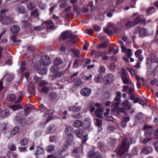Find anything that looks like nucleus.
Here are the masks:
<instances>
[{
    "label": "nucleus",
    "mask_w": 158,
    "mask_h": 158,
    "mask_svg": "<svg viewBox=\"0 0 158 158\" xmlns=\"http://www.w3.org/2000/svg\"><path fill=\"white\" fill-rule=\"evenodd\" d=\"M102 109L98 108L97 109L94 111V114L96 117L99 118H102L103 116L102 115Z\"/></svg>",
    "instance_id": "4468645a"
},
{
    "label": "nucleus",
    "mask_w": 158,
    "mask_h": 158,
    "mask_svg": "<svg viewBox=\"0 0 158 158\" xmlns=\"http://www.w3.org/2000/svg\"><path fill=\"white\" fill-rule=\"evenodd\" d=\"M152 151V149L150 147H143L142 149V152L146 154L150 153Z\"/></svg>",
    "instance_id": "412c9836"
},
{
    "label": "nucleus",
    "mask_w": 158,
    "mask_h": 158,
    "mask_svg": "<svg viewBox=\"0 0 158 158\" xmlns=\"http://www.w3.org/2000/svg\"><path fill=\"white\" fill-rule=\"evenodd\" d=\"M109 69L111 70H114L116 68V65L114 63H110L108 66Z\"/></svg>",
    "instance_id": "3c124183"
},
{
    "label": "nucleus",
    "mask_w": 158,
    "mask_h": 158,
    "mask_svg": "<svg viewBox=\"0 0 158 158\" xmlns=\"http://www.w3.org/2000/svg\"><path fill=\"white\" fill-rule=\"evenodd\" d=\"M127 74L126 70L125 69L123 68L122 70L121 73L120 74L121 78L123 77H127Z\"/></svg>",
    "instance_id": "49530a36"
},
{
    "label": "nucleus",
    "mask_w": 158,
    "mask_h": 158,
    "mask_svg": "<svg viewBox=\"0 0 158 158\" xmlns=\"http://www.w3.org/2000/svg\"><path fill=\"white\" fill-rule=\"evenodd\" d=\"M75 44V41L71 39H69V40L67 41L66 44L67 45L69 46H71L72 44Z\"/></svg>",
    "instance_id": "5fc2aeb1"
},
{
    "label": "nucleus",
    "mask_w": 158,
    "mask_h": 158,
    "mask_svg": "<svg viewBox=\"0 0 158 158\" xmlns=\"http://www.w3.org/2000/svg\"><path fill=\"white\" fill-rule=\"evenodd\" d=\"M21 26L23 28L25 29H28L31 31L32 26L31 23L27 21H24L21 22Z\"/></svg>",
    "instance_id": "9b49d317"
},
{
    "label": "nucleus",
    "mask_w": 158,
    "mask_h": 158,
    "mask_svg": "<svg viewBox=\"0 0 158 158\" xmlns=\"http://www.w3.org/2000/svg\"><path fill=\"white\" fill-rule=\"evenodd\" d=\"M146 29L139 26L135 29L134 31V34H137L140 36H142L146 34Z\"/></svg>",
    "instance_id": "0eeeda50"
},
{
    "label": "nucleus",
    "mask_w": 158,
    "mask_h": 158,
    "mask_svg": "<svg viewBox=\"0 0 158 158\" xmlns=\"http://www.w3.org/2000/svg\"><path fill=\"white\" fill-rule=\"evenodd\" d=\"M44 152V149L43 148L40 146H37L35 151V154L36 156L40 155L43 153Z\"/></svg>",
    "instance_id": "aec40b11"
},
{
    "label": "nucleus",
    "mask_w": 158,
    "mask_h": 158,
    "mask_svg": "<svg viewBox=\"0 0 158 158\" xmlns=\"http://www.w3.org/2000/svg\"><path fill=\"white\" fill-rule=\"evenodd\" d=\"M26 63L25 61H23L21 63V69L22 71H23L26 69Z\"/></svg>",
    "instance_id": "864d4df0"
},
{
    "label": "nucleus",
    "mask_w": 158,
    "mask_h": 158,
    "mask_svg": "<svg viewBox=\"0 0 158 158\" xmlns=\"http://www.w3.org/2000/svg\"><path fill=\"white\" fill-rule=\"evenodd\" d=\"M16 99V96L13 94L9 95L7 97V100L10 102L14 101Z\"/></svg>",
    "instance_id": "473e14b6"
},
{
    "label": "nucleus",
    "mask_w": 158,
    "mask_h": 158,
    "mask_svg": "<svg viewBox=\"0 0 158 158\" xmlns=\"http://www.w3.org/2000/svg\"><path fill=\"white\" fill-rule=\"evenodd\" d=\"M139 152L138 149L136 148H135L132 150V154L133 155H137L138 154Z\"/></svg>",
    "instance_id": "338daca9"
},
{
    "label": "nucleus",
    "mask_w": 158,
    "mask_h": 158,
    "mask_svg": "<svg viewBox=\"0 0 158 158\" xmlns=\"http://www.w3.org/2000/svg\"><path fill=\"white\" fill-rule=\"evenodd\" d=\"M64 75V73L62 72H56V73L53 75L52 77L53 78L58 77Z\"/></svg>",
    "instance_id": "c03bdc74"
},
{
    "label": "nucleus",
    "mask_w": 158,
    "mask_h": 158,
    "mask_svg": "<svg viewBox=\"0 0 158 158\" xmlns=\"http://www.w3.org/2000/svg\"><path fill=\"white\" fill-rule=\"evenodd\" d=\"M8 148L9 150L12 151H15L16 149V147L14 144L8 145Z\"/></svg>",
    "instance_id": "603ef678"
},
{
    "label": "nucleus",
    "mask_w": 158,
    "mask_h": 158,
    "mask_svg": "<svg viewBox=\"0 0 158 158\" xmlns=\"http://www.w3.org/2000/svg\"><path fill=\"white\" fill-rule=\"evenodd\" d=\"M17 10L21 13L24 14L25 13V9L22 6H18L17 8Z\"/></svg>",
    "instance_id": "a19ab883"
},
{
    "label": "nucleus",
    "mask_w": 158,
    "mask_h": 158,
    "mask_svg": "<svg viewBox=\"0 0 158 158\" xmlns=\"http://www.w3.org/2000/svg\"><path fill=\"white\" fill-rule=\"evenodd\" d=\"M29 141L28 139L25 138L20 141V144L21 145H26L28 143Z\"/></svg>",
    "instance_id": "e433bc0d"
},
{
    "label": "nucleus",
    "mask_w": 158,
    "mask_h": 158,
    "mask_svg": "<svg viewBox=\"0 0 158 158\" xmlns=\"http://www.w3.org/2000/svg\"><path fill=\"white\" fill-rule=\"evenodd\" d=\"M19 126H16L11 131V134L12 135H15L19 131Z\"/></svg>",
    "instance_id": "79ce46f5"
},
{
    "label": "nucleus",
    "mask_w": 158,
    "mask_h": 158,
    "mask_svg": "<svg viewBox=\"0 0 158 158\" xmlns=\"http://www.w3.org/2000/svg\"><path fill=\"white\" fill-rule=\"evenodd\" d=\"M19 30V27L17 25H14L10 27V31L12 33L15 34L18 33Z\"/></svg>",
    "instance_id": "a211bd4d"
},
{
    "label": "nucleus",
    "mask_w": 158,
    "mask_h": 158,
    "mask_svg": "<svg viewBox=\"0 0 158 158\" xmlns=\"http://www.w3.org/2000/svg\"><path fill=\"white\" fill-rule=\"evenodd\" d=\"M116 95L114 100L115 101H119L121 97V93L120 92H118L116 93Z\"/></svg>",
    "instance_id": "37998d69"
},
{
    "label": "nucleus",
    "mask_w": 158,
    "mask_h": 158,
    "mask_svg": "<svg viewBox=\"0 0 158 158\" xmlns=\"http://www.w3.org/2000/svg\"><path fill=\"white\" fill-rule=\"evenodd\" d=\"M54 127L55 125L54 124L50 125L47 128L46 130L48 134L52 133L53 132L55 131Z\"/></svg>",
    "instance_id": "cd10ccee"
},
{
    "label": "nucleus",
    "mask_w": 158,
    "mask_h": 158,
    "mask_svg": "<svg viewBox=\"0 0 158 158\" xmlns=\"http://www.w3.org/2000/svg\"><path fill=\"white\" fill-rule=\"evenodd\" d=\"M82 83V81L80 78H76L74 81V85L76 86H79Z\"/></svg>",
    "instance_id": "c9c22d12"
},
{
    "label": "nucleus",
    "mask_w": 158,
    "mask_h": 158,
    "mask_svg": "<svg viewBox=\"0 0 158 158\" xmlns=\"http://www.w3.org/2000/svg\"><path fill=\"white\" fill-rule=\"evenodd\" d=\"M104 31L105 33L109 36L112 35V31L108 28H105L104 29Z\"/></svg>",
    "instance_id": "4d7b16f0"
},
{
    "label": "nucleus",
    "mask_w": 158,
    "mask_h": 158,
    "mask_svg": "<svg viewBox=\"0 0 158 158\" xmlns=\"http://www.w3.org/2000/svg\"><path fill=\"white\" fill-rule=\"evenodd\" d=\"M121 78L124 84H128L130 83V78L127 77H123Z\"/></svg>",
    "instance_id": "f704fd0d"
},
{
    "label": "nucleus",
    "mask_w": 158,
    "mask_h": 158,
    "mask_svg": "<svg viewBox=\"0 0 158 158\" xmlns=\"http://www.w3.org/2000/svg\"><path fill=\"white\" fill-rule=\"evenodd\" d=\"M9 110L6 109L2 111L1 113V116L2 118H5L10 114Z\"/></svg>",
    "instance_id": "a878e982"
},
{
    "label": "nucleus",
    "mask_w": 158,
    "mask_h": 158,
    "mask_svg": "<svg viewBox=\"0 0 158 158\" xmlns=\"http://www.w3.org/2000/svg\"><path fill=\"white\" fill-rule=\"evenodd\" d=\"M107 46V44L105 43H103L99 44L97 47V48H105Z\"/></svg>",
    "instance_id": "a18cd8bd"
},
{
    "label": "nucleus",
    "mask_w": 158,
    "mask_h": 158,
    "mask_svg": "<svg viewBox=\"0 0 158 158\" xmlns=\"http://www.w3.org/2000/svg\"><path fill=\"white\" fill-rule=\"evenodd\" d=\"M11 108L14 111H15L18 109L21 108V107L19 106L13 105L11 106Z\"/></svg>",
    "instance_id": "680f3d73"
},
{
    "label": "nucleus",
    "mask_w": 158,
    "mask_h": 158,
    "mask_svg": "<svg viewBox=\"0 0 158 158\" xmlns=\"http://www.w3.org/2000/svg\"><path fill=\"white\" fill-rule=\"evenodd\" d=\"M73 128L71 126H67L65 129V133L68 137L69 139L73 138Z\"/></svg>",
    "instance_id": "1a4fd4ad"
},
{
    "label": "nucleus",
    "mask_w": 158,
    "mask_h": 158,
    "mask_svg": "<svg viewBox=\"0 0 158 158\" xmlns=\"http://www.w3.org/2000/svg\"><path fill=\"white\" fill-rule=\"evenodd\" d=\"M69 33L68 31L62 32L60 37V39L63 40H65L69 38Z\"/></svg>",
    "instance_id": "dca6fc26"
},
{
    "label": "nucleus",
    "mask_w": 158,
    "mask_h": 158,
    "mask_svg": "<svg viewBox=\"0 0 158 158\" xmlns=\"http://www.w3.org/2000/svg\"><path fill=\"white\" fill-rule=\"evenodd\" d=\"M81 109V106H72L69 107V111H78Z\"/></svg>",
    "instance_id": "b1692460"
},
{
    "label": "nucleus",
    "mask_w": 158,
    "mask_h": 158,
    "mask_svg": "<svg viewBox=\"0 0 158 158\" xmlns=\"http://www.w3.org/2000/svg\"><path fill=\"white\" fill-rule=\"evenodd\" d=\"M40 109L41 111L46 113L44 115V118L45 119V124H46L52 119V115L54 113V111L53 110H48L46 107L42 105L41 106Z\"/></svg>",
    "instance_id": "f03ea898"
},
{
    "label": "nucleus",
    "mask_w": 158,
    "mask_h": 158,
    "mask_svg": "<svg viewBox=\"0 0 158 158\" xmlns=\"http://www.w3.org/2000/svg\"><path fill=\"white\" fill-rule=\"evenodd\" d=\"M105 70L106 69L104 66H101L99 69V71L100 73H103Z\"/></svg>",
    "instance_id": "774afa93"
},
{
    "label": "nucleus",
    "mask_w": 158,
    "mask_h": 158,
    "mask_svg": "<svg viewBox=\"0 0 158 158\" xmlns=\"http://www.w3.org/2000/svg\"><path fill=\"white\" fill-rule=\"evenodd\" d=\"M89 107V110L90 112H93L95 110V107L99 108L102 106V105L99 103H96L95 104L92 102H90L88 105Z\"/></svg>",
    "instance_id": "9d476101"
},
{
    "label": "nucleus",
    "mask_w": 158,
    "mask_h": 158,
    "mask_svg": "<svg viewBox=\"0 0 158 158\" xmlns=\"http://www.w3.org/2000/svg\"><path fill=\"white\" fill-rule=\"evenodd\" d=\"M69 37L70 38V39H71L73 40V39L75 38L79 40L77 35L75 34H72L69 33Z\"/></svg>",
    "instance_id": "13d9d810"
},
{
    "label": "nucleus",
    "mask_w": 158,
    "mask_h": 158,
    "mask_svg": "<svg viewBox=\"0 0 158 158\" xmlns=\"http://www.w3.org/2000/svg\"><path fill=\"white\" fill-rule=\"evenodd\" d=\"M48 84V82L44 81H42L39 83V88L42 92L45 94L48 93L50 89Z\"/></svg>",
    "instance_id": "20e7f679"
},
{
    "label": "nucleus",
    "mask_w": 158,
    "mask_h": 158,
    "mask_svg": "<svg viewBox=\"0 0 158 158\" xmlns=\"http://www.w3.org/2000/svg\"><path fill=\"white\" fill-rule=\"evenodd\" d=\"M89 157H93V158H102L101 154L98 152H94L93 151H90L88 152Z\"/></svg>",
    "instance_id": "f8f14e48"
},
{
    "label": "nucleus",
    "mask_w": 158,
    "mask_h": 158,
    "mask_svg": "<svg viewBox=\"0 0 158 158\" xmlns=\"http://www.w3.org/2000/svg\"><path fill=\"white\" fill-rule=\"evenodd\" d=\"M27 7L29 10H32L35 7L34 4L33 2H30L27 5Z\"/></svg>",
    "instance_id": "de8ad7c7"
},
{
    "label": "nucleus",
    "mask_w": 158,
    "mask_h": 158,
    "mask_svg": "<svg viewBox=\"0 0 158 158\" xmlns=\"http://www.w3.org/2000/svg\"><path fill=\"white\" fill-rule=\"evenodd\" d=\"M57 97L56 94L54 92H52L48 95V98L51 100H54L56 99Z\"/></svg>",
    "instance_id": "2f4dec72"
},
{
    "label": "nucleus",
    "mask_w": 158,
    "mask_h": 158,
    "mask_svg": "<svg viewBox=\"0 0 158 158\" xmlns=\"http://www.w3.org/2000/svg\"><path fill=\"white\" fill-rule=\"evenodd\" d=\"M105 52L101 53L100 52H97L95 53V57L96 59H98L100 56H102V54H105Z\"/></svg>",
    "instance_id": "8fccbe9b"
},
{
    "label": "nucleus",
    "mask_w": 158,
    "mask_h": 158,
    "mask_svg": "<svg viewBox=\"0 0 158 158\" xmlns=\"http://www.w3.org/2000/svg\"><path fill=\"white\" fill-rule=\"evenodd\" d=\"M54 145H50L47 147V150L48 152H51L54 150Z\"/></svg>",
    "instance_id": "09e8293b"
},
{
    "label": "nucleus",
    "mask_w": 158,
    "mask_h": 158,
    "mask_svg": "<svg viewBox=\"0 0 158 158\" xmlns=\"http://www.w3.org/2000/svg\"><path fill=\"white\" fill-rule=\"evenodd\" d=\"M93 28L94 31H98L101 30L100 27L96 24H94L93 25Z\"/></svg>",
    "instance_id": "bf43d9fd"
},
{
    "label": "nucleus",
    "mask_w": 158,
    "mask_h": 158,
    "mask_svg": "<svg viewBox=\"0 0 158 158\" xmlns=\"http://www.w3.org/2000/svg\"><path fill=\"white\" fill-rule=\"evenodd\" d=\"M51 61L50 57L48 56H43L40 61V64L42 65H47L49 64Z\"/></svg>",
    "instance_id": "423d86ee"
},
{
    "label": "nucleus",
    "mask_w": 158,
    "mask_h": 158,
    "mask_svg": "<svg viewBox=\"0 0 158 158\" xmlns=\"http://www.w3.org/2000/svg\"><path fill=\"white\" fill-rule=\"evenodd\" d=\"M152 61L149 58H148L147 59L146 64L148 67V69H149L151 68Z\"/></svg>",
    "instance_id": "58836bf2"
},
{
    "label": "nucleus",
    "mask_w": 158,
    "mask_h": 158,
    "mask_svg": "<svg viewBox=\"0 0 158 158\" xmlns=\"http://www.w3.org/2000/svg\"><path fill=\"white\" fill-rule=\"evenodd\" d=\"M126 56L128 58H129L131 56L132 54L131 50L130 49H128L126 52Z\"/></svg>",
    "instance_id": "052dcab7"
},
{
    "label": "nucleus",
    "mask_w": 158,
    "mask_h": 158,
    "mask_svg": "<svg viewBox=\"0 0 158 158\" xmlns=\"http://www.w3.org/2000/svg\"><path fill=\"white\" fill-rule=\"evenodd\" d=\"M38 73L41 75H44L46 74L47 70L44 66H40L37 69Z\"/></svg>",
    "instance_id": "2eb2a0df"
},
{
    "label": "nucleus",
    "mask_w": 158,
    "mask_h": 158,
    "mask_svg": "<svg viewBox=\"0 0 158 158\" xmlns=\"http://www.w3.org/2000/svg\"><path fill=\"white\" fill-rule=\"evenodd\" d=\"M92 91V89L90 88H85L81 90L80 93L82 96L87 97L90 95Z\"/></svg>",
    "instance_id": "6e6552de"
},
{
    "label": "nucleus",
    "mask_w": 158,
    "mask_h": 158,
    "mask_svg": "<svg viewBox=\"0 0 158 158\" xmlns=\"http://www.w3.org/2000/svg\"><path fill=\"white\" fill-rule=\"evenodd\" d=\"M75 133L78 138H81L83 136V131L82 129H79L75 131Z\"/></svg>",
    "instance_id": "c85d7f7f"
},
{
    "label": "nucleus",
    "mask_w": 158,
    "mask_h": 158,
    "mask_svg": "<svg viewBox=\"0 0 158 158\" xmlns=\"http://www.w3.org/2000/svg\"><path fill=\"white\" fill-rule=\"evenodd\" d=\"M81 138L82 140V143H85L87 140V135H85L83 136Z\"/></svg>",
    "instance_id": "0e129e2a"
},
{
    "label": "nucleus",
    "mask_w": 158,
    "mask_h": 158,
    "mask_svg": "<svg viewBox=\"0 0 158 158\" xmlns=\"http://www.w3.org/2000/svg\"><path fill=\"white\" fill-rule=\"evenodd\" d=\"M140 23H146V21L145 19H142L140 16H137L134 19L133 21H128L126 24V26L128 28H131Z\"/></svg>",
    "instance_id": "7ed1b4c3"
},
{
    "label": "nucleus",
    "mask_w": 158,
    "mask_h": 158,
    "mask_svg": "<svg viewBox=\"0 0 158 158\" xmlns=\"http://www.w3.org/2000/svg\"><path fill=\"white\" fill-rule=\"evenodd\" d=\"M154 134L153 129L151 130H146L145 131V135L146 138L152 137Z\"/></svg>",
    "instance_id": "5701e85b"
},
{
    "label": "nucleus",
    "mask_w": 158,
    "mask_h": 158,
    "mask_svg": "<svg viewBox=\"0 0 158 158\" xmlns=\"http://www.w3.org/2000/svg\"><path fill=\"white\" fill-rule=\"evenodd\" d=\"M8 11V9L5 8H2L1 9L0 14V21L4 19L5 17L6 14L5 13Z\"/></svg>",
    "instance_id": "6ab92c4d"
},
{
    "label": "nucleus",
    "mask_w": 158,
    "mask_h": 158,
    "mask_svg": "<svg viewBox=\"0 0 158 158\" xmlns=\"http://www.w3.org/2000/svg\"><path fill=\"white\" fill-rule=\"evenodd\" d=\"M127 69L129 72L133 76H135V72L134 70L132 69H129L128 67L127 68Z\"/></svg>",
    "instance_id": "e2e57ef3"
},
{
    "label": "nucleus",
    "mask_w": 158,
    "mask_h": 158,
    "mask_svg": "<svg viewBox=\"0 0 158 158\" xmlns=\"http://www.w3.org/2000/svg\"><path fill=\"white\" fill-rule=\"evenodd\" d=\"M103 75L102 74H99L95 77L94 80L96 82L99 83L103 81Z\"/></svg>",
    "instance_id": "393cba45"
},
{
    "label": "nucleus",
    "mask_w": 158,
    "mask_h": 158,
    "mask_svg": "<svg viewBox=\"0 0 158 158\" xmlns=\"http://www.w3.org/2000/svg\"><path fill=\"white\" fill-rule=\"evenodd\" d=\"M70 52L74 55L75 57H80V52L78 49L75 48L72 49Z\"/></svg>",
    "instance_id": "4be33fe9"
},
{
    "label": "nucleus",
    "mask_w": 158,
    "mask_h": 158,
    "mask_svg": "<svg viewBox=\"0 0 158 158\" xmlns=\"http://www.w3.org/2000/svg\"><path fill=\"white\" fill-rule=\"evenodd\" d=\"M62 60L61 59L58 58L56 59L54 61L55 65L58 66L62 62Z\"/></svg>",
    "instance_id": "ea45409f"
},
{
    "label": "nucleus",
    "mask_w": 158,
    "mask_h": 158,
    "mask_svg": "<svg viewBox=\"0 0 158 158\" xmlns=\"http://www.w3.org/2000/svg\"><path fill=\"white\" fill-rule=\"evenodd\" d=\"M142 53V50L141 49L137 50L135 52V55L136 57L141 56L140 55Z\"/></svg>",
    "instance_id": "69168bd1"
},
{
    "label": "nucleus",
    "mask_w": 158,
    "mask_h": 158,
    "mask_svg": "<svg viewBox=\"0 0 158 158\" xmlns=\"http://www.w3.org/2000/svg\"><path fill=\"white\" fill-rule=\"evenodd\" d=\"M59 69V68L58 66L56 65H53L51 67L50 71L52 73H55L57 72Z\"/></svg>",
    "instance_id": "4c0bfd02"
},
{
    "label": "nucleus",
    "mask_w": 158,
    "mask_h": 158,
    "mask_svg": "<svg viewBox=\"0 0 158 158\" xmlns=\"http://www.w3.org/2000/svg\"><path fill=\"white\" fill-rule=\"evenodd\" d=\"M13 78V76L10 74H6L4 77V79L7 82V84H9L10 83Z\"/></svg>",
    "instance_id": "f3484780"
},
{
    "label": "nucleus",
    "mask_w": 158,
    "mask_h": 158,
    "mask_svg": "<svg viewBox=\"0 0 158 158\" xmlns=\"http://www.w3.org/2000/svg\"><path fill=\"white\" fill-rule=\"evenodd\" d=\"M31 110V107L27 106L25 110V113L26 115H27L30 113Z\"/></svg>",
    "instance_id": "6e6d98bb"
},
{
    "label": "nucleus",
    "mask_w": 158,
    "mask_h": 158,
    "mask_svg": "<svg viewBox=\"0 0 158 158\" xmlns=\"http://www.w3.org/2000/svg\"><path fill=\"white\" fill-rule=\"evenodd\" d=\"M38 10L35 9L31 11V15L35 17H38L39 16Z\"/></svg>",
    "instance_id": "72a5a7b5"
},
{
    "label": "nucleus",
    "mask_w": 158,
    "mask_h": 158,
    "mask_svg": "<svg viewBox=\"0 0 158 158\" xmlns=\"http://www.w3.org/2000/svg\"><path fill=\"white\" fill-rule=\"evenodd\" d=\"M13 21L12 19L10 17H6L4 18L3 23L6 24H8Z\"/></svg>",
    "instance_id": "bb28decb"
},
{
    "label": "nucleus",
    "mask_w": 158,
    "mask_h": 158,
    "mask_svg": "<svg viewBox=\"0 0 158 158\" xmlns=\"http://www.w3.org/2000/svg\"><path fill=\"white\" fill-rule=\"evenodd\" d=\"M70 144V141L67 140L63 144V146L61 147L60 150L61 152H64L66 151L69 147Z\"/></svg>",
    "instance_id": "ddd939ff"
},
{
    "label": "nucleus",
    "mask_w": 158,
    "mask_h": 158,
    "mask_svg": "<svg viewBox=\"0 0 158 158\" xmlns=\"http://www.w3.org/2000/svg\"><path fill=\"white\" fill-rule=\"evenodd\" d=\"M130 139L126 138L123 139L120 144L116 150L115 154L111 155L113 158H119L128 150L130 144Z\"/></svg>",
    "instance_id": "f257e3e1"
},
{
    "label": "nucleus",
    "mask_w": 158,
    "mask_h": 158,
    "mask_svg": "<svg viewBox=\"0 0 158 158\" xmlns=\"http://www.w3.org/2000/svg\"><path fill=\"white\" fill-rule=\"evenodd\" d=\"M155 8L152 6L148 8L146 10L147 15H149L155 12Z\"/></svg>",
    "instance_id": "7c9ffc66"
},
{
    "label": "nucleus",
    "mask_w": 158,
    "mask_h": 158,
    "mask_svg": "<svg viewBox=\"0 0 158 158\" xmlns=\"http://www.w3.org/2000/svg\"><path fill=\"white\" fill-rule=\"evenodd\" d=\"M114 78V77L113 74H106L103 78V82L106 85H109L112 82Z\"/></svg>",
    "instance_id": "39448f33"
},
{
    "label": "nucleus",
    "mask_w": 158,
    "mask_h": 158,
    "mask_svg": "<svg viewBox=\"0 0 158 158\" xmlns=\"http://www.w3.org/2000/svg\"><path fill=\"white\" fill-rule=\"evenodd\" d=\"M82 124V122L80 120H77L73 123V126L76 127H79Z\"/></svg>",
    "instance_id": "c756f323"
}]
</instances>
